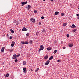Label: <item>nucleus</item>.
Segmentation results:
<instances>
[{
  "instance_id": "f257e3e1",
  "label": "nucleus",
  "mask_w": 79,
  "mask_h": 79,
  "mask_svg": "<svg viewBox=\"0 0 79 79\" xmlns=\"http://www.w3.org/2000/svg\"><path fill=\"white\" fill-rule=\"evenodd\" d=\"M21 3L22 4V6H24V5H26V4H27V2L26 1V2H21Z\"/></svg>"
},
{
  "instance_id": "f03ea898",
  "label": "nucleus",
  "mask_w": 79,
  "mask_h": 79,
  "mask_svg": "<svg viewBox=\"0 0 79 79\" xmlns=\"http://www.w3.org/2000/svg\"><path fill=\"white\" fill-rule=\"evenodd\" d=\"M21 43L23 44H28V42L27 41H22Z\"/></svg>"
},
{
  "instance_id": "7ed1b4c3",
  "label": "nucleus",
  "mask_w": 79,
  "mask_h": 79,
  "mask_svg": "<svg viewBox=\"0 0 79 79\" xmlns=\"http://www.w3.org/2000/svg\"><path fill=\"white\" fill-rule=\"evenodd\" d=\"M30 20L31 21H32V23H35V19H34L33 18H31Z\"/></svg>"
},
{
  "instance_id": "20e7f679",
  "label": "nucleus",
  "mask_w": 79,
  "mask_h": 79,
  "mask_svg": "<svg viewBox=\"0 0 79 79\" xmlns=\"http://www.w3.org/2000/svg\"><path fill=\"white\" fill-rule=\"evenodd\" d=\"M44 46H43L42 45H41L40 46V49L41 50H44Z\"/></svg>"
},
{
  "instance_id": "39448f33",
  "label": "nucleus",
  "mask_w": 79,
  "mask_h": 79,
  "mask_svg": "<svg viewBox=\"0 0 79 79\" xmlns=\"http://www.w3.org/2000/svg\"><path fill=\"white\" fill-rule=\"evenodd\" d=\"M22 31H27V29L25 27H24L22 29Z\"/></svg>"
},
{
  "instance_id": "423d86ee",
  "label": "nucleus",
  "mask_w": 79,
  "mask_h": 79,
  "mask_svg": "<svg viewBox=\"0 0 79 79\" xmlns=\"http://www.w3.org/2000/svg\"><path fill=\"white\" fill-rule=\"evenodd\" d=\"M50 61L49 60H47L46 62L45 63V65H48V64H49V63Z\"/></svg>"
},
{
  "instance_id": "0eeeda50",
  "label": "nucleus",
  "mask_w": 79,
  "mask_h": 79,
  "mask_svg": "<svg viewBox=\"0 0 79 79\" xmlns=\"http://www.w3.org/2000/svg\"><path fill=\"white\" fill-rule=\"evenodd\" d=\"M69 47L71 48L73 47V44L70 43L69 44Z\"/></svg>"
},
{
  "instance_id": "6e6552de",
  "label": "nucleus",
  "mask_w": 79,
  "mask_h": 79,
  "mask_svg": "<svg viewBox=\"0 0 79 79\" xmlns=\"http://www.w3.org/2000/svg\"><path fill=\"white\" fill-rule=\"evenodd\" d=\"M23 70L24 71L23 73H26V68H23Z\"/></svg>"
},
{
  "instance_id": "1a4fd4ad",
  "label": "nucleus",
  "mask_w": 79,
  "mask_h": 79,
  "mask_svg": "<svg viewBox=\"0 0 79 79\" xmlns=\"http://www.w3.org/2000/svg\"><path fill=\"white\" fill-rule=\"evenodd\" d=\"M48 55H46L44 56V59L45 60H47V59H48Z\"/></svg>"
},
{
  "instance_id": "9d476101",
  "label": "nucleus",
  "mask_w": 79,
  "mask_h": 79,
  "mask_svg": "<svg viewBox=\"0 0 79 79\" xmlns=\"http://www.w3.org/2000/svg\"><path fill=\"white\" fill-rule=\"evenodd\" d=\"M16 55H15V54L13 55V57H12L13 59H15V58L16 59Z\"/></svg>"
},
{
  "instance_id": "9b49d317",
  "label": "nucleus",
  "mask_w": 79,
  "mask_h": 79,
  "mask_svg": "<svg viewBox=\"0 0 79 79\" xmlns=\"http://www.w3.org/2000/svg\"><path fill=\"white\" fill-rule=\"evenodd\" d=\"M5 49V47H3L1 49V51L2 52H4V49Z\"/></svg>"
},
{
  "instance_id": "f8f14e48",
  "label": "nucleus",
  "mask_w": 79,
  "mask_h": 79,
  "mask_svg": "<svg viewBox=\"0 0 79 79\" xmlns=\"http://www.w3.org/2000/svg\"><path fill=\"white\" fill-rule=\"evenodd\" d=\"M53 58V56H51V57L49 58V60H52Z\"/></svg>"
},
{
  "instance_id": "ddd939ff",
  "label": "nucleus",
  "mask_w": 79,
  "mask_h": 79,
  "mask_svg": "<svg viewBox=\"0 0 79 79\" xmlns=\"http://www.w3.org/2000/svg\"><path fill=\"white\" fill-rule=\"evenodd\" d=\"M58 14H59V12L58 11H56L55 13V15H58Z\"/></svg>"
},
{
  "instance_id": "4468645a",
  "label": "nucleus",
  "mask_w": 79,
  "mask_h": 79,
  "mask_svg": "<svg viewBox=\"0 0 79 79\" xmlns=\"http://www.w3.org/2000/svg\"><path fill=\"white\" fill-rule=\"evenodd\" d=\"M42 32H43V33H45V31H46V30H45V29H43V30H41Z\"/></svg>"
},
{
  "instance_id": "2eb2a0df",
  "label": "nucleus",
  "mask_w": 79,
  "mask_h": 79,
  "mask_svg": "<svg viewBox=\"0 0 79 79\" xmlns=\"http://www.w3.org/2000/svg\"><path fill=\"white\" fill-rule=\"evenodd\" d=\"M31 8V5H28L27 6V9H28V10H29V9Z\"/></svg>"
},
{
  "instance_id": "dca6fc26",
  "label": "nucleus",
  "mask_w": 79,
  "mask_h": 79,
  "mask_svg": "<svg viewBox=\"0 0 79 79\" xmlns=\"http://www.w3.org/2000/svg\"><path fill=\"white\" fill-rule=\"evenodd\" d=\"M77 16V19H79V14H77L76 15Z\"/></svg>"
},
{
  "instance_id": "f3484780",
  "label": "nucleus",
  "mask_w": 79,
  "mask_h": 79,
  "mask_svg": "<svg viewBox=\"0 0 79 79\" xmlns=\"http://www.w3.org/2000/svg\"><path fill=\"white\" fill-rule=\"evenodd\" d=\"M57 52V50H55L53 52L54 55H55L56 53V52Z\"/></svg>"
},
{
  "instance_id": "a211bd4d",
  "label": "nucleus",
  "mask_w": 79,
  "mask_h": 79,
  "mask_svg": "<svg viewBox=\"0 0 79 79\" xmlns=\"http://www.w3.org/2000/svg\"><path fill=\"white\" fill-rule=\"evenodd\" d=\"M67 25V23H65L63 24V26H66Z\"/></svg>"
},
{
  "instance_id": "6ab92c4d",
  "label": "nucleus",
  "mask_w": 79,
  "mask_h": 79,
  "mask_svg": "<svg viewBox=\"0 0 79 79\" xmlns=\"http://www.w3.org/2000/svg\"><path fill=\"white\" fill-rule=\"evenodd\" d=\"M23 65H26V62L25 61L23 62Z\"/></svg>"
},
{
  "instance_id": "aec40b11",
  "label": "nucleus",
  "mask_w": 79,
  "mask_h": 79,
  "mask_svg": "<svg viewBox=\"0 0 79 79\" xmlns=\"http://www.w3.org/2000/svg\"><path fill=\"white\" fill-rule=\"evenodd\" d=\"M72 26L73 28H76V26H75V25H74V24H73Z\"/></svg>"
},
{
  "instance_id": "412c9836",
  "label": "nucleus",
  "mask_w": 79,
  "mask_h": 79,
  "mask_svg": "<svg viewBox=\"0 0 79 79\" xmlns=\"http://www.w3.org/2000/svg\"><path fill=\"white\" fill-rule=\"evenodd\" d=\"M52 49V48H47L48 50H51Z\"/></svg>"
},
{
  "instance_id": "4be33fe9",
  "label": "nucleus",
  "mask_w": 79,
  "mask_h": 79,
  "mask_svg": "<svg viewBox=\"0 0 79 79\" xmlns=\"http://www.w3.org/2000/svg\"><path fill=\"white\" fill-rule=\"evenodd\" d=\"M10 31L11 32H12V33H14V32H15V31H14L12 29H10Z\"/></svg>"
},
{
  "instance_id": "5701e85b",
  "label": "nucleus",
  "mask_w": 79,
  "mask_h": 79,
  "mask_svg": "<svg viewBox=\"0 0 79 79\" xmlns=\"http://www.w3.org/2000/svg\"><path fill=\"white\" fill-rule=\"evenodd\" d=\"M9 74L8 73H7L6 74V77H9Z\"/></svg>"
},
{
  "instance_id": "b1692460",
  "label": "nucleus",
  "mask_w": 79,
  "mask_h": 79,
  "mask_svg": "<svg viewBox=\"0 0 79 79\" xmlns=\"http://www.w3.org/2000/svg\"><path fill=\"white\" fill-rule=\"evenodd\" d=\"M39 69L38 68H37L35 70V72H37L39 70Z\"/></svg>"
},
{
  "instance_id": "393cba45",
  "label": "nucleus",
  "mask_w": 79,
  "mask_h": 79,
  "mask_svg": "<svg viewBox=\"0 0 79 79\" xmlns=\"http://www.w3.org/2000/svg\"><path fill=\"white\" fill-rule=\"evenodd\" d=\"M18 23V21H17L16 20H14L13 21V23Z\"/></svg>"
},
{
  "instance_id": "a878e982",
  "label": "nucleus",
  "mask_w": 79,
  "mask_h": 79,
  "mask_svg": "<svg viewBox=\"0 0 79 79\" xmlns=\"http://www.w3.org/2000/svg\"><path fill=\"white\" fill-rule=\"evenodd\" d=\"M61 16H64V13H61Z\"/></svg>"
},
{
  "instance_id": "bb28decb",
  "label": "nucleus",
  "mask_w": 79,
  "mask_h": 79,
  "mask_svg": "<svg viewBox=\"0 0 79 79\" xmlns=\"http://www.w3.org/2000/svg\"><path fill=\"white\" fill-rule=\"evenodd\" d=\"M15 63H17L18 62V59H16L15 60Z\"/></svg>"
},
{
  "instance_id": "cd10ccee",
  "label": "nucleus",
  "mask_w": 79,
  "mask_h": 79,
  "mask_svg": "<svg viewBox=\"0 0 79 79\" xmlns=\"http://www.w3.org/2000/svg\"><path fill=\"white\" fill-rule=\"evenodd\" d=\"M67 37H69V34H67Z\"/></svg>"
},
{
  "instance_id": "c85d7f7f",
  "label": "nucleus",
  "mask_w": 79,
  "mask_h": 79,
  "mask_svg": "<svg viewBox=\"0 0 79 79\" xmlns=\"http://www.w3.org/2000/svg\"><path fill=\"white\" fill-rule=\"evenodd\" d=\"M34 13H37V10H34Z\"/></svg>"
},
{
  "instance_id": "c756f323",
  "label": "nucleus",
  "mask_w": 79,
  "mask_h": 79,
  "mask_svg": "<svg viewBox=\"0 0 79 79\" xmlns=\"http://www.w3.org/2000/svg\"><path fill=\"white\" fill-rule=\"evenodd\" d=\"M73 31L74 32H76V29H74Z\"/></svg>"
},
{
  "instance_id": "7c9ffc66",
  "label": "nucleus",
  "mask_w": 79,
  "mask_h": 79,
  "mask_svg": "<svg viewBox=\"0 0 79 79\" xmlns=\"http://www.w3.org/2000/svg\"><path fill=\"white\" fill-rule=\"evenodd\" d=\"M14 44H11V47H14Z\"/></svg>"
},
{
  "instance_id": "2f4dec72",
  "label": "nucleus",
  "mask_w": 79,
  "mask_h": 79,
  "mask_svg": "<svg viewBox=\"0 0 79 79\" xmlns=\"http://www.w3.org/2000/svg\"><path fill=\"white\" fill-rule=\"evenodd\" d=\"M38 33H39V32H38V31H37L36 33V35H38Z\"/></svg>"
},
{
  "instance_id": "473e14b6",
  "label": "nucleus",
  "mask_w": 79,
  "mask_h": 79,
  "mask_svg": "<svg viewBox=\"0 0 79 79\" xmlns=\"http://www.w3.org/2000/svg\"><path fill=\"white\" fill-rule=\"evenodd\" d=\"M32 40L30 41V44H32Z\"/></svg>"
},
{
  "instance_id": "72a5a7b5",
  "label": "nucleus",
  "mask_w": 79,
  "mask_h": 79,
  "mask_svg": "<svg viewBox=\"0 0 79 79\" xmlns=\"http://www.w3.org/2000/svg\"><path fill=\"white\" fill-rule=\"evenodd\" d=\"M12 44H13L14 45V44H15V42H12Z\"/></svg>"
},
{
  "instance_id": "f704fd0d",
  "label": "nucleus",
  "mask_w": 79,
  "mask_h": 79,
  "mask_svg": "<svg viewBox=\"0 0 79 79\" xmlns=\"http://www.w3.org/2000/svg\"><path fill=\"white\" fill-rule=\"evenodd\" d=\"M29 33H28L27 34H26V35L27 36H29Z\"/></svg>"
},
{
  "instance_id": "c9c22d12",
  "label": "nucleus",
  "mask_w": 79,
  "mask_h": 79,
  "mask_svg": "<svg viewBox=\"0 0 79 79\" xmlns=\"http://www.w3.org/2000/svg\"><path fill=\"white\" fill-rule=\"evenodd\" d=\"M15 55H15V56H16V58H17V57H18V56H18V55H17L16 54H15Z\"/></svg>"
},
{
  "instance_id": "e433bc0d",
  "label": "nucleus",
  "mask_w": 79,
  "mask_h": 79,
  "mask_svg": "<svg viewBox=\"0 0 79 79\" xmlns=\"http://www.w3.org/2000/svg\"><path fill=\"white\" fill-rule=\"evenodd\" d=\"M41 19H44V16L41 17Z\"/></svg>"
},
{
  "instance_id": "4c0bfd02",
  "label": "nucleus",
  "mask_w": 79,
  "mask_h": 79,
  "mask_svg": "<svg viewBox=\"0 0 79 79\" xmlns=\"http://www.w3.org/2000/svg\"><path fill=\"white\" fill-rule=\"evenodd\" d=\"M10 39H12V37L10 36L9 38Z\"/></svg>"
},
{
  "instance_id": "58836bf2",
  "label": "nucleus",
  "mask_w": 79,
  "mask_h": 79,
  "mask_svg": "<svg viewBox=\"0 0 79 79\" xmlns=\"http://www.w3.org/2000/svg\"><path fill=\"white\" fill-rule=\"evenodd\" d=\"M13 49H11L10 50V52H11L13 51Z\"/></svg>"
},
{
  "instance_id": "ea45409f",
  "label": "nucleus",
  "mask_w": 79,
  "mask_h": 79,
  "mask_svg": "<svg viewBox=\"0 0 79 79\" xmlns=\"http://www.w3.org/2000/svg\"><path fill=\"white\" fill-rule=\"evenodd\" d=\"M40 50H41V49L40 48L39 50H38L39 52H40Z\"/></svg>"
},
{
  "instance_id": "a19ab883",
  "label": "nucleus",
  "mask_w": 79,
  "mask_h": 79,
  "mask_svg": "<svg viewBox=\"0 0 79 79\" xmlns=\"http://www.w3.org/2000/svg\"><path fill=\"white\" fill-rule=\"evenodd\" d=\"M63 48L64 49H65L66 48V47H63Z\"/></svg>"
},
{
  "instance_id": "79ce46f5",
  "label": "nucleus",
  "mask_w": 79,
  "mask_h": 79,
  "mask_svg": "<svg viewBox=\"0 0 79 79\" xmlns=\"http://www.w3.org/2000/svg\"><path fill=\"white\" fill-rule=\"evenodd\" d=\"M60 61V60H57V62H59Z\"/></svg>"
},
{
  "instance_id": "37998d69",
  "label": "nucleus",
  "mask_w": 79,
  "mask_h": 79,
  "mask_svg": "<svg viewBox=\"0 0 79 79\" xmlns=\"http://www.w3.org/2000/svg\"><path fill=\"white\" fill-rule=\"evenodd\" d=\"M39 24L40 25H41V23L39 22Z\"/></svg>"
},
{
  "instance_id": "c03bdc74",
  "label": "nucleus",
  "mask_w": 79,
  "mask_h": 79,
  "mask_svg": "<svg viewBox=\"0 0 79 79\" xmlns=\"http://www.w3.org/2000/svg\"><path fill=\"white\" fill-rule=\"evenodd\" d=\"M18 55V56H20V54H18V55Z\"/></svg>"
},
{
  "instance_id": "a18cd8bd",
  "label": "nucleus",
  "mask_w": 79,
  "mask_h": 79,
  "mask_svg": "<svg viewBox=\"0 0 79 79\" xmlns=\"http://www.w3.org/2000/svg\"><path fill=\"white\" fill-rule=\"evenodd\" d=\"M70 27H72V26H70Z\"/></svg>"
},
{
  "instance_id": "49530a36",
  "label": "nucleus",
  "mask_w": 79,
  "mask_h": 79,
  "mask_svg": "<svg viewBox=\"0 0 79 79\" xmlns=\"http://www.w3.org/2000/svg\"><path fill=\"white\" fill-rule=\"evenodd\" d=\"M3 64H4V62L2 63V64L3 65Z\"/></svg>"
},
{
  "instance_id": "de8ad7c7",
  "label": "nucleus",
  "mask_w": 79,
  "mask_h": 79,
  "mask_svg": "<svg viewBox=\"0 0 79 79\" xmlns=\"http://www.w3.org/2000/svg\"><path fill=\"white\" fill-rule=\"evenodd\" d=\"M51 1H53V0H50Z\"/></svg>"
},
{
  "instance_id": "09e8293b",
  "label": "nucleus",
  "mask_w": 79,
  "mask_h": 79,
  "mask_svg": "<svg viewBox=\"0 0 79 79\" xmlns=\"http://www.w3.org/2000/svg\"><path fill=\"white\" fill-rule=\"evenodd\" d=\"M43 0V1H45V0Z\"/></svg>"
},
{
  "instance_id": "8fccbe9b",
  "label": "nucleus",
  "mask_w": 79,
  "mask_h": 79,
  "mask_svg": "<svg viewBox=\"0 0 79 79\" xmlns=\"http://www.w3.org/2000/svg\"><path fill=\"white\" fill-rule=\"evenodd\" d=\"M8 35L7 34V36H8Z\"/></svg>"
},
{
  "instance_id": "3c124183",
  "label": "nucleus",
  "mask_w": 79,
  "mask_h": 79,
  "mask_svg": "<svg viewBox=\"0 0 79 79\" xmlns=\"http://www.w3.org/2000/svg\"><path fill=\"white\" fill-rule=\"evenodd\" d=\"M17 25H18V24H17Z\"/></svg>"
}]
</instances>
